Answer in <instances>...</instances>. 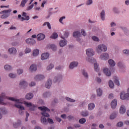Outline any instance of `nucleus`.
<instances>
[{"label": "nucleus", "mask_w": 129, "mask_h": 129, "mask_svg": "<svg viewBox=\"0 0 129 129\" xmlns=\"http://www.w3.org/2000/svg\"><path fill=\"white\" fill-rule=\"evenodd\" d=\"M108 63L110 66H111V67H114V66H115V61H114V60H113V59H109Z\"/></svg>", "instance_id": "35"}, {"label": "nucleus", "mask_w": 129, "mask_h": 129, "mask_svg": "<svg viewBox=\"0 0 129 129\" xmlns=\"http://www.w3.org/2000/svg\"><path fill=\"white\" fill-rule=\"evenodd\" d=\"M81 34L84 37H86L87 36V34L86 33V32H85V30L84 29H82L81 30Z\"/></svg>", "instance_id": "55"}, {"label": "nucleus", "mask_w": 129, "mask_h": 129, "mask_svg": "<svg viewBox=\"0 0 129 129\" xmlns=\"http://www.w3.org/2000/svg\"><path fill=\"white\" fill-rule=\"evenodd\" d=\"M9 76L10 78H16V77H17V75L15 74L10 73L9 74Z\"/></svg>", "instance_id": "56"}, {"label": "nucleus", "mask_w": 129, "mask_h": 129, "mask_svg": "<svg viewBox=\"0 0 129 129\" xmlns=\"http://www.w3.org/2000/svg\"><path fill=\"white\" fill-rule=\"evenodd\" d=\"M86 55L88 56V57H92L94 55V51L92 48H88L86 50Z\"/></svg>", "instance_id": "11"}, {"label": "nucleus", "mask_w": 129, "mask_h": 129, "mask_svg": "<svg viewBox=\"0 0 129 129\" xmlns=\"http://www.w3.org/2000/svg\"><path fill=\"white\" fill-rule=\"evenodd\" d=\"M0 111H1L3 114L7 113V110H6L5 108H0Z\"/></svg>", "instance_id": "57"}, {"label": "nucleus", "mask_w": 129, "mask_h": 129, "mask_svg": "<svg viewBox=\"0 0 129 129\" xmlns=\"http://www.w3.org/2000/svg\"><path fill=\"white\" fill-rule=\"evenodd\" d=\"M49 58V53H44L41 55V60H47Z\"/></svg>", "instance_id": "24"}, {"label": "nucleus", "mask_w": 129, "mask_h": 129, "mask_svg": "<svg viewBox=\"0 0 129 129\" xmlns=\"http://www.w3.org/2000/svg\"><path fill=\"white\" fill-rule=\"evenodd\" d=\"M78 66V61H74L71 62L70 64V69H74L76 67Z\"/></svg>", "instance_id": "14"}, {"label": "nucleus", "mask_w": 129, "mask_h": 129, "mask_svg": "<svg viewBox=\"0 0 129 129\" xmlns=\"http://www.w3.org/2000/svg\"><path fill=\"white\" fill-rule=\"evenodd\" d=\"M11 44L12 46L16 47V46H19V44H20V43L18 41H13Z\"/></svg>", "instance_id": "58"}, {"label": "nucleus", "mask_w": 129, "mask_h": 129, "mask_svg": "<svg viewBox=\"0 0 129 129\" xmlns=\"http://www.w3.org/2000/svg\"><path fill=\"white\" fill-rule=\"evenodd\" d=\"M69 36V32H67V31H66V32H64V37L61 36V39H65V38H68V36Z\"/></svg>", "instance_id": "45"}, {"label": "nucleus", "mask_w": 129, "mask_h": 129, "mask_svg": "<svg viewBox=\"0 0 129 129\" xmlns=\"http://www.w3.org/2000/svg\"><path fill=\"white\" fill-rule=\"evenodd\" d=\"M86 61L89 62L90 63H93V61H95V59L94 58L88 57L86 58Z\"/></svg>", "instance_id": "53"}, {"label": "nucleus", "mask_w": 129, "mask_h": 129, "mask_svg": "<svg viewBox=\"0 0 129 129\" xmlns=\"http://www.w3.org/2000/svg\"><path fill=\"white\" fill-rule=\"evenodd\" d=\"M53 68H54V64L50 63L46 67V70L47 71H50V70H52Z\"/></svg>", "instance_id": "40"}, {"label": "nucleus", "mask_w": 129, "mask_h": 129, "mask_svg": "<svg viewBox=\"0 0 129 129\" xmlns=\"http://www.w3.org/2000/svg\"><path fill=\"white\" fill-rule=\"evenodd\" d=\"M25 104L26 106L29 107L30 110H31L32 111H34V110H35V107H36V106L35 105L33 104V103L31 102H25Z\"/></svg>", "instance_id": "10"}, {"label": "nucleus", "mask_w": 129, "mask_h": 129, "mask_svg": "<svg viewBox=\"0 0 129 129\" xmlns=\"http://www.w3.org/2000/svg\"><path fill=\"white\" fill-rule=\"evenodd\" d=\"M117 66L119 67V68H124L125 66L123 64L122 61H119L117 63Z\"/></svg>", "instance_id": "41"}, {"label": "nucleus", "mask_w": 129, "mask_h": 129, "mask_svg": "<svg viewBox=\"0 0 129 129\" xmlns=\"http://www.w3.org/2000/svg\"><path fill=\"white\" fill-rule=\"evenodd\" d=\"M93 4V0H87L86 5V6H91Z\"/></svg>", "instance_id": "48"}, {"label": "nucleus", "mask_w": 129, "mask_h": 129, "mask_svg": "<svg viewBox=\"0 0 129 129\" xmlns=\"http://www.w3.org/2000/svg\"><path fill=\"white\" fill-rule=\"evenodd\" d=\"M52 82L53 81H52V80H51V79H49L45 83L46 88H48L49 89V88H50V87H51V86H52Z\"/></svg>", "instance_id": "17"}, {"label": "nucleus", "mask_w": 129, "mask_h": 129, "mask_svg": "<svg viewBox=\"0 0 129 129\" xmlns=\"http://www.w3.org/2000/svg\"><path fill=\"white\" fill-rule=\"evenodd\" d=\"M120 29H121V30H122V31L125 32V33H127V32H128V30L125 28V27L121 26L120 27Z\"/></svg>", "instance_id": "61"}, {"label": "nucleus", "mask_w": 129, "mask_h": 129, "mask_svg": "<svg viewBox=\"0 0 129 129\" xmlns=\"http://www.w3.org/2000/svg\"><path fill=\"white\" fill-rule=\"evenodd\" d=\"M59 44L60 47H64V46L67 45V40H66V39L61 40H60Z\"/></svg>", "instance_id": "22"}, {"label": "nucleus", "mask_w": 129, "mask_h": 129, "mask_svg": "<svg viewBox=\"0 0 129 129\" xmlns=\"http://www.w3.org/2000/svg\"><path fill=\"white\" fill-rule=\"evenodd\" d=\"M46 77L43 75H36L34 76V79L35 81H42V80H44V79Z\"/></svg>", "instance_id": "8"}, {"label": "nucleus", "mask_w": 129, "mask_h": 129, "mask_svg": "<svg viewBox=\"0 0 129 129\" xmlns=\"http://www.w3.org/2000/svg\"><path fill=\"white\" fill-rule=\"evenodd\" d=\"M112 11L114 14H117V15H118V14L120 13V12H119V10H118V9L116 7L113 8L112 9Z\"/></svg>", "instance_id": "42"}, {"label": "nucleus", "mask_w": 129, "mask_h": 129, "mask_svg": "<svg viewBox=\"0 0 129 129\" xmlns=\"http://www.w3.org/2000/svg\"><path fill=\"white\" fill-rule=\"evenodd\" d=\"M92 39L95 42H99L100 41V40H99V38H98V37L95 36H93L92 37Z\"/></svg>", "instance_id": "52"}, {"label": "nucleus", "mask_w": 129, "mask_h": 129, "mask_svg": "<svg viewBox=\"0 0 129 129\" xmlns=\"http://www.w3.org/2000/svg\"><path fill=\"white\" fill-rule=\"evenodd\" d=\"M19 85L23 87V88H25L28 86V83H27L25 80H22L20 82Z\"/></svg>", "instance_id": "16"}, {"label": "nucleus", "mask_w": 129, "mask_h": 129, "mask_svg": "<svg viewBox=\"0 0 129 129\" xmlns=\"http://www.w3.org/2000/svg\"><path fill=\"white\" fill-rule=\"evenodd\" d=\"M73 35L74 38H80L81 37V33L80 31H75Z\"/></svg>", "instance_id": "25"}, {"label": "nucleus", "mask_w": 129, "mask_h": 129, "mask_svg": "<svg viewBox=\"0 0 129 129\" xmlns=\"http://www.w3.org/2000/svg\"><path fill=\"white\" fill-rule=\"evenodd\" d=\"M32 52V49L29 47H26L24 50V52L25 54H28L29 53H31Z\"/></svg>", "instance_id": "47"}, {"label": "nucleus", "mask_w": 129, "mask_h": 129, "mask_svg": "<svg viewBox=\"0 0 129 129\" xmlns=\"http://www.w3.org/2000/svg\"><path fill=\"white\" fill-rule=\"evenodd\" d=\"M86 106H87L86 101H82L79 103V107L80 108H84V107H86Z\"/></svg>", "instance_id": "15"}, {"label": "nucleus", "mask_w": 129, "mask_h": 129, "mask_svg": "<svg viewBox=\"0 0 129 129\" xmlns=\"http://www.w3.org/2000/svg\"><path fill=\"white\" fill-rule=\"evenodd\" d=\"M51 38H52V39H57V38H58V34L56 33H54L51 36Z\"/></svg>", "instance_id": "59"}, {"label": "nucleus", "mask_w": 129, "mask_h": 129, "mask_svg": "<svg viewBox=\"0 0 129 129\" xmlns=\"http://www.w3.org/2000/svg\"><path fill=\"white\" fill-rule=\"evenodd\" d=\"M30 45H35V44H36V41L35 40V39L31 38V41H30V43H29Z\"/></svg>", "instance_id": "62"}, {"label": "nucleus", "mask_w": 129, "mask_h": 129, "mask_svg": "<svg viewBox=\"0 0 129 129\" xmlns=\"http://www.w3.org/2000/svg\"><path fill=\"white\" fill-rule=\"evenodd\" d=\"M99 58L101 60L106 61V60H108V59H109V54L107 52H104L100 55Z\"/></svg>", "instance_id": "7"}, {"label": "nucleus", "mask_w": 129, "mask_h": 129, "mask_svg": "<svg viewBox=\"0 0 129 129\" xmlns=\"http://www.w3.org/2000/svg\"><path fill=\"white\" fill-rule=\"evenodd\" d=\"M61 80L62 75H59L54 77V78L53 79V83H57V82H58V83H59Z\"/></svg>", "instance_id": "13"}, {"label": "nucleus", "mask_w": 129, "mask_h": 129, "mask_svg": "<svg viewBox=\"0 0 129 129\" xmlns=\"http://www.w3.org/2000/svg\"><path fill=\"white\" fill-rule=\"evenodd\" d=\"M114 82L115 83V85H117L118 86H119L120 85L119 84V81L118 80V79L117 78V77H114Z\"/></svg>", "instance_id": "39"}, {"label": "nucleus", "mask_w": 129, "mask_h": 129, "mask_svg": "<svg viewBox=\"0 0 129 129\" xmlns=\"http://www.w3.org/2000/svg\"><path fill=\"white\" fill-rule=\"evenodd\" d=\"M109 86L110 88H114V84L113 83V82L111 80L109 81Z\"/></svg>", "instance_id": "44"}, {"label": "nucleus", "mask_w": 129, "mask_h": 129, "mask_svg": "<svg viewBox=\"0 0 129 129\" xmlns=\"http://www.w3.org/2000/svg\"><path fill=\"white\" fill-rule=\"evenodd\" d=\"M38 109L41 110V114L44 117H50V115L47 113V112L50 111V109L46 107H38Z\"/></svg>", "instance_id": "2"}, {"label": "nucleus", "mask_w": 129, "mask_h": 129, "mask_svg": "<svg viewBox=\"0 0 129 129\" xmlns=\"http://www.w3.org/2000/svg\"><path fill=\"white\" fill-rule=\"evenodd\" d=\"M120 99L122 100H125V99H129V88L127 89V93H125L124 92H122L120 94Z\"/></svg>", "instance_id": "6"}, {"label": "nucleus", "mask_w": 129, "mask_h": 129, "mask_svg": "<svg viewBox=\"0 0 129 129\" xmlns=\"http://www.w3.org/2000/svg\"><path fill=\"white\" fill-rule=\"evenodd\" d=\"M22 16V17L20 19L21 22H24V21H29V20H30V16H27V13L23 12Z\"/></svg>", "instance_id": "9"}, {"label": "nucleus", "mask_w": 129, "mask_h": 129, "mask_svg": "<svg viewBox=\"0 0 129 129\" xmlns=\"http://www.w3.org/2000/svg\"><path fill=\"white\" fill-rule=\"evenodd\" d=\"M12 9H9L8 10H4L0 12V15H2L1 16V19H7L10 17V13H11Z\"/></svg>", "instance_id": "3"}, {"label": "nucleus", "mask_w": 129, "mask_h": 129, "mask_svg": "<svg viewBox=\"0 0 129 129\" xmlns=\"http://www.w3.org/2000/svg\"><path fill=\"white\" fill-rule=\"evenodd\" d=\"M18 51L17 49L15 47H10L8 49V52L10 54V55H16Z\"/></svg>", "instance_id": "12"}, {"label": "nucleus", "mask_w": 129, "mask_h": 129, "mask_svg": "<svg viewBox=\"0 0 129 129\" xmlns=\"http://www.w3.org/2000/svg\"><path fill=\"white\" fill-rule=\"evenodd\" d=\"M94 69H95V71H96V72H98V65L97 64V63H95L94 64Z\"/></svg>", "instance_id": "60"}, {"label": "nucleus", "mask_w": 129, "mask_h": 129, "mask_svg": "<svg viewBox=\"0 0 129 129\" xmlns=\"http://www.w3.org/2000/svg\"><path fill=\"white\" fill-rule=\"evenodd\" d=\"M39 55V49H34L32 52V55L33 57H37Z\"/></svg>", "instance_id": "37"}, {"label": "nucleus", "mask_w": 129, "mask_h": 129, "mask_svg": "<svg viewBox=\"0 0 129 129\" xmlns=\"http://www.w3.org/2000/svg\"><path fill=\"white\" fill-rule=\"evenodd\" d=\"M33 97L34 94L32 93H28L25 95V98L28 100H30V99H32Z\"/></svg>", "instance_id": "21"}, {"label": "nucleus", "mask_w": 129, "mask_h": 129, "mask_svg": "<svg viewBox=\"0 0 129 129\" xmlns=\"http://www.w3.org/2000/svg\"><path fill=\"white\" fill-rule=\"evenodd\" d=\"M51 92H45L43 93L42 96L44 98H48V97H50L51 96Z\"/></svg>", "instance_id": "29"}, {"label": "nucleus", "mask_w": 129, "mask_h": 129, "mask_svg": "<svg viewBox=\"0 0 129 129\" xmlns=\"http://www.w3.org/2000/svg\"><path fill=\"white\" fill-rule=\"evenodd\" d=\"M8 99L11 101H14L16 102L15 106L19 109V114H20V115H23V114H24V110H25V107L22 105L24 103V99L21 98L18 99L15 97H8Z\"/></svg>", "instance_id": "1"}, {"label": "nucleus", "mask_w": 129, "mask_h": 129, "mask_svg": "<svg viewBox=\"0 0 129 129\" xmlns=\"http://www.w3.org/2000/svg\"><path fill=\"white\" fill-rule=\"evenodd\" d=\"M82 74L85 77V78L86 79H87V78H88V74L87 73V72L86 71H85L84 70L83 71Z\"/></svg>", "instance_id": "51"}, {"label": "nucleus", "mask_w": 129, "mask_h": 129, "mask_svg": "<svg viewBox=\"0 0 129 129\" xmlns=\"http://www.w3.org/2000/svg\"><path fill=\"white\" fill-rule=\"evenodd\" d=\"M67 118L69 120H74V116H73V115L68 116Z\"/></svg>", "instance_id": "63"}, {"label": "nucleus", "mask_w": 129, "mask_h": 129, "mask_svg": "<svg viewBox=\"0 0 129 129\" xmlns=\"http://www.w3.org/2000/svg\"><path fill=\"white\" fill-rule=\"evenodd\" d=\"M97 53H99V51L106 52L107 51V46L104 44H100L96 48Z\"/></svg>", "instance_id": "4"}, {"label": "nucleus", "mask_w": 129, "mask_h": 129, "mask_svg": "<svg viewBox=\"0 0 129 129\" xmlns=\"http://www.w3.org/2000/svg\"><path fill=\"white\" fill-rule=\"evenodd\" d=\"M4 69L7 71H11V70H13V67H12V66H11L9 64H6V65L4 66Z\"/></svg>", "instance_id": "36"}, {"label": "nucleus", "mask_w": 129, "mask_h": 129, "mask_svg": "<svg viewBox=\"0 0 129 129\" xmlns=\"http://www.w3.org/2000/svg\"><path fill=\"white\" fill-rule=\"evenodd\" d=\"M49 48L54 51H57V46L55 44L49 45Z\"/></svg>", "instance_id": "38"}, {"label": "nucleus", "mask_w": 129, "mask_h": 129, "mask_svg": "<svg viewBox=\"0 0 129 129\" xmlns=\"http://www.w3.org/2000/svg\"><path fill=\"white\" fill-rule=\"evenodd\" d=\"M125 107L124 105H121L119 109L120 113L121 114H123V113H125Z\"/></svg>", "instance_id": "32"}, {"label": "nucleus", "mask_w": 129, "mask_h": 129, "mask_svg": "<svg viewBox=\"0 0 129 129\" xmlns=\"http://www.w3.org/2000/svg\"><path fill=\"white\" fill-rule=\"evenodd\" d=\"M40 120L43 124H47V123H48V121L47 120V119L44 116L41 117Z\"/></svg>", "instance_id": "33"}, {"label": "nucleus", "mask_w": 129, "mask_h": 129, "mask_svg": "<svg viewBox=\"0 0 129 129\" xmlns=\"http://www.w3.org/2000/svg\"><path fill=\"white\" fill-rule=\"evenodd\" d=\"M117 105V100L114 99L111 103V106L112 109H115L116 106Z\"/></svg>", "instance_id": "18"}, {"label": "nucleus", "mask_w": 129, "mask_h": 129, "mask_svg": "<svg viewBox=\"0 0 129 129\" xmlns=\"http://www.w3.org/2000/svg\"><path fill=\"white\" fill-rule=\"evenodd\" d=\"M81 114L82 116L86 117V116H88V115H89V112L88 110L82 111Z\"/></svg>", "instance_id": "28"}, {"label": "nucleus", "mask_w": 129, "mask_h": 129, "mask_svg": "<svg viewBox=\"0 0 129 129\" xmlns=\"http://www.w3.org/2000/svg\"><path fill=\"white\" fill-rule=\"evenodd\" d=\"M117 127H122L123 126V122L119 121L116 124Z\"/></svg>", "instance_id": "46"}, {"label": "nucleus", "mask_w": 129, "mask_h": 129, "mask_svg": "<svg viewBox=\"0 0 129 129\" xmlns=\"http://www.w3.org/2000/svg\"><path fill=\"white\" fill-rule=\"evenodd\" d=\"M79 121L80 123H81V124H83V123H85V122H86V119H85V118H82L80 119Z\"/></svg>", "instance_id": "49"}, {"label": "nucleus", "mask_w": 129, "mask_h": 129, "mask_svg": "<svg viewBox=\"0 0 129 129\" xmlns=\"http://www.w3.org/2000/svg\"><path fill=\"white\" fill-rule=\"evenodd\" d=\"M116 116H117V112H113L109 116V118L111 120H113L115 118H116Z\"/></svg>", "instance_id": "20"}, {"label": "nucleus", "mask_w": 129, "mask_h": 129, "mask_svg": "<svg viewBox=\"0 0 129 129\" xmlns=\"http://www.w3.org/2000/svg\"><path fill=\"white\" fill-rule=\"evenodd\" d=\"M34 8V4H32L31 6L27 7L26 11H30V10H32Z\"/></svg>", "instance_id": "64"}, {"label": "nucleus", "mask_w": 129, "mask_h": 129, "mask_svg": "<svg viewBox=\"0 0 129 129\" xmlns=\"http://www.w3.org/2000/svg\"><path fill=\"white\" fill-rule=\"evenodd\" d=\"M100 18L102 21H105V11L103 10L100 13Z\"/></svg>", "instance_id": "26"}, {"label": "nucleus", "mask_w": 129, "mask_h": 129, "mask_svg": "<svg viewBox=\"0 0 129 129\" xmlns=\"http://www.w3.org/2000/svg\"><path fill=\"white\" fill-rule=\"evenodd\" d=\"M95 108V104L93 103H90L88 105V110L91 111Z\"/></svg>", "instance_id": "23"}, {"label": "nucleus", "mask_w": 129, "mask_h": 129, "mask_svg": "<svg viewBox=\"0 0 129 129\" xmlns=\"http://www.w3.org/2000/svg\"><path fill=\"white\" fill-rule=\"evenodd\" d=\"M27 3H28V0H22L20 4V7L24 8Z\"/></svg>", "instance_id": "43"}, {"label": "nucleus", "mask_w": 129, "mask_h": 129, "mask_svg": "<svg viewBox=\"0 0 129 129\" xmlns=\"http://www.w3.org/2000/svg\"><path fill=\"white\" fill-rule=\"evenodd\" d=\"M123 54L126 55L127 56H129V50L128 49H124L122 51Z\"/></svg>", "instance_id": "54"}, {"label": "nucleus", "mask_w": 129, "mask_h": 129, "mask_svg": "<svg viewBox=\"0 0 129 129\" xmlns=\"http://www.w3.org/2000/svg\"><path fill=\"white\" fill-rule=\"evenodd\" d=\"M30 70L33 72L34 71H37V64H33L30 67Z\"/></svg>", "instance_id": "31"}, {"label": "nucleus", "mask_w": 129, "mask_h": 129, "mask_svg": "<svg viewBox=\"0 0 129 129\" xmlns=\"http://www.w3.org/2000/svg\"><path fill=\"white\" fill-rule=\"evenodd\" d=\"M96 91L97 96H98V97H101V96H102V90L101 88H99L97 89Z\"/></svg>", "instance_id": "34"}, {"label": "nucleus", "mask_w": 129, "mask_h": 129, "mask_svg": "<svg viewBox=\"0 0 129 129\" xmlns=\"http://www.w3.org/2000/svg\"><path fill=\"white\" fill-rule=\"evenodd\" d=\"M8 97H11L7 96L6 95V93L5 92L1 93L0 94V104H2V105H6L7 103L4 102V99H8V100H10V99H9Z\"/></svg>", "instance_id": "5"}, {"label": "nucleus", "mask_w": 129, "mask_h": 129, "mask_svg": "<svg viewBox=\"0 0 129 129\" xmlns=\"http://www.w3.org/2000/svg\"><path fill=\"white\" fill-rule=\"evenodd\" d=\"M21 122L22 121H21V120H18L17 122L13 123L14 127H15V128H18V127H19V126L21 125Z\"/></svg>", "instance_id": "30"}, {"label": "nucleus", "mask_w": 129, "mask_h": 129, "mask_svg": "<svg viewBox=\"0 0 129 129\" xmlns=\"http://www.w3.org/2000/svg\"><path fill=\"white\" fill-rule=\"evenodd\" d=\"M103 72L106 76H110L111 75V72H110V71H109L107 68H105L103 70Z\"/></svg>", "instance_id": "27"}, {"label": "nucleus", "mask_w": 129, "mask_h": 129, "mask_svg": "<svg viewBox=\"0 0 129 129\" xmlns=\"http://www.w3.org/2000/svg\"><path fill=\"white\" fill-rule=\"evenodd\" d=\"M66 100H67V101H69V102H75V101H76V100L71 99L68 97H66Z\"/></svg>", "instance_id": "50"}, {"label": "nucleus", "mask_w": 129, "mask_h": 129, "mask_svg": "<svg viewBox=\"0 0 129 129\" xmlns=\"http://www.w3.org/2000/svg\"><path fill=\"white\" fill-rule=\"evenodd\" d=\"M45 38V34L43 33H39L37 36V38L38 41H42V40H44Z\"/></svg>", "instance_id": "19"}]
</instances>
